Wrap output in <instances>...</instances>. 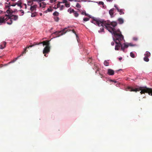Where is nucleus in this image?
Here are the masks:
<instances>
[{
    "label": "nucleus",
    "mask_w": 152,
    "mask_h": 152,
    "mask_svg": "<svg viewBox=\"0 0 152 152\" xmlns=\"http://www.w3.org/2000/svg\"><path fill=\"white\" fill-rule=\"evenodd\" d=\"M112 81L114 82L115 83H116V81H114L113 80H111Z\"/></svg>",
    "instance_id": "nucleus-50"
},
{
    "label": "nucleus",
    "mask_w": 152,
    "mask_h": 152,
    "mask_svg": "<svg viewBox=\"0 0 152 152\" xmlns=\"http://www.w3.org/2000/svg\"><path fill=\"white\" fill-rule=\"evenodd\" d=\"M25 6H26V4H25Z\"/></svg>",
    "instance_id": "nucleus-53"
},
{
    "label": "nucleus",
    "mask_w": 152,
    "mask_h": 152,
    "mask_svg": "<svg viewBox=\"0 0 152 152\" xmlns=\"http://www.w3.org/2000/svg\"><path fill=\"white\" fill-rule=\"evenodd\" d=\"M16 5V4H14L11 5L10 6H13V7H14V6H15Z\"/></svg>",
    "instance_id": "nucleus-47"
},
{
    "label": "nucleus",
    "mask_w": 152,
    "mask_h": 152,
    "mask_svg": "<svg viewBox=\"0 0 152 152\" xmlns=\"http://www.w3.org/2000/svg\"><path fill=\"white\" fill-rule=\"evenodd\" d=\"M109 30L110 33L113 35V37L114 41L115 42L116 45L115 48V49L116 50H120L121 47V50L123 52L126 53L127 50L126 49L129 46H136L135 45L132 44L131 43L128 42H124L123 44L121 43V41L123 40L125 42V40L124 39V37L123 35L121 34V32L119 33L117 32L116 30H114L113 29H111V30L107 27Z\"/></svg>",
    "instance_id": "nucleus-1"
},
{
    "label": "nucleus",
    "mask_w": 152,
    "mask_h": 152,
    "mask_svg": "<svg viewBox=\"0 0 152 152\" xmlns=\"http://www.w3.org/2000/svg\"><path fill=\"white\" fill-rule=\"evenodd\" d=\"M113 0H106V1H107V2H112V1Z\"/></svg>",
    "instance_id": "nucleus-42"
},
{
    "label": "nucleus",
    "mask_w": 152,
    "mask_h": 152,
    "mask_svg": "<svg viewBox=\"0 0 152 152\" xmlns=\"http://www.w3.org/2000/svg\"><path fill=\"white\" fill-rule=\"evenodd\" d=\"M39 6H40V7H42V6L41 3H40V4H39Z\"/></svg>",
    "instance_id": "nucleus-49"
},
{
    "label": "nucleus",
    "mask_w": 152,
    "mask_h": 152,
    "mask_svg": "<svg viewBox=\"0 0 152 152\" xmlns=\"http://www.w3.org/2000/svg\"><path fill=\"white\" fill-rule=\"evenodd\" d=\"M20 57V56H19L18 57H17L16 58L15 60H12V61H10L9 63H13L15 61H16V60L18 59V58H19Z\"/></svg>",
    "instance_id": "nucleus-22"
},
{
    "label": "nucleus",
    "mask_w": 152,
    "mask_h": 152,
    "mask_svg": "<svg viewBox=\"0 0 152 152\" xmlns=\"http://www.w3.org/2000/svg\"><path fill=\"white\" fill-rule=\"evenodd\" d=\"M74 10L73 9H72L71 8H69L67 10V11L69 12L70 14H71L72 13H73L74 12Z\"/></svg>",
    "instance_id": "nucleus-17"
},
{
    "label": "nucleus",
    "mask_w": 152,
    "mask_h": 152,
    "mask_svg": "<svg viewBox=\"0 0 152 152\" xmlns=\"http://www.w3.org/2000/svg\"><path fill=\"white\" fill-rule=\"evenodd\" d=\"M144 60L146 62H148L149 61V59L148 58V57H145L143 58Z\"/></svg>",
    "instance_id": "nucleus-21"
},
{
    "label": "nucleus",
    "mask_w": 152,
    "mask_h": 152,
    "mask_svg": "<svg viewBox=\"0 0 152 152\" xmlns=\"http://www.w3.org/2000/svg\"><path fill=\"white\" fill-rule=\"evenodd\" d=\"M66 29V28H65L61 31H56V32L53 33V34H55L56 35V37H54L52 38V39L53 38H55L56 37H58L60 36H61L62 35L64 34L67 31H66V32H64L65 30V29Z\"/></svg>",
    "instance_id": "nucleus-6"
},
{
    "label": "nucleus",
    "mask_w": 152,
    "mask_h": 152,
    "mask_svg": "<svg viewBox=\"0 0 152 152\" xmlns=\"http://www.w3.org/2000/svg\"><path fill=\"white\" fill-rule=\"evenodd\" d=\"M37 7L36 5H34L33 6H31L30 7V10L31 11H33L34 10H36V8Z\"/></svg>",
    "instance_id": "nucleus-13"
},
{
    "label": "nucleus",
    "mask_w": 152,
    "mask_h": 152,
    "mask_svg": "<svg viewBox=\"0 0 152 152\" xmlns=\"http://www.w3.org/2000/svg\"><path fill=\"white\" fill-rule=\"evenodd\" d=\"M107 74L110 75H113L114 74V71L111 69H108L107 70Z\"/></svg>",
    "instance_id": "nucleus-11"
},
{
    "label": "nucleus",
    "mask_w": 152,
    "mask_h": 152,
    "mask_svg": "<svg viewBox=\"0 0 152 152\" xmlns=\"http://www.w3.org/2000/svg\"><path fill=\"white\" fill-rule=\"evenodd\" d=\"M89 20V18H84L83 19V20L84 22L87 21L88 20Z\"/></svg>",
    "instance_id": "nucleus-24"
},
{
    "label": "nucleus",
    "mask_w": 152,
    "mask_h": 152,
    "mask_svg": "<svg viewBox=\"0 0 152 152\" xmlns=\"http://www.w3.org/2000/svg\"><path fill=\"white\" fill-rule=\"evenodd\" d=\"M21 2H19V1L18 2V3H17L16 4H17L19 6V7H21Z\"/></svg>",
    "instance_id": "nucleus-34"
},
{
    "label": "nucleus",
    "mask_w": 152,
    "mask_h": 152,
    "mask_svg": "<svg viewBox=\"0 0 152 152\" xmlns=\"http://www.w3.org/2000/svg\"><path fill=\"white\" fill-rule=\"evenodd\" d=\"M126 91H133L137 92V91H140V93L141 94L145 93H147L149 95L152 96V88H147L146 86L144 87H138L135 89H133L130 87H128L125 89Z\"/></svg>",
    "instance_id": "nucleus-3"
},
{
    "label": "nucleus",
    "mask_w": 152,
    "mask_h": 152,
    "mask_svg": "<svg viewBox=\"0 0 152 152\" xmlns=\"http://www.w3.org/2000/svg\"><path fill=\"white\" fill-rule=\"evenodd\" d=\"M8 17L7 15L2 16L0 17V22H6V20Z\"/></svg>",
    "instance_id": "nucleus-8"
},
{
    "label": "nucleus",
    "mask_w": 152,
    "mask_h": 152,
    "mask_svg": "<svg viewBox=\"0 0 152 152\" xmlns=\"http://www.w3.org/2000/svg\"><path fill=\"white\" fill-rule=\"evenodd\" d=\"M150 53L148 51H146L144 54L145 56L148 57L150 56Z\"/></svg>",
    "instance_id": "nucleus-15"
},
{
    "label": "nucleus",
    "mask_w": 152,
    "mask_h": 152,
    "mask_svg": "<svg viewBox=\"0 0 152 152\" xmlns=\"http://www.w3.org/2000/svg\"><path fill=\"white\" fill-rule=\"evenodd\" d=\"M81 14L82 15H85L86 16H88L90 18H92L93 20H94V19H95L96 18L93 17H92V16L89 15L88 14L86 13V11L85 10H84L82 12H81Z\"/></svg>",
    "instance_id": "nucleus-9"
},
{
    "label": "nucleus",
    "mask_w": 152,
    "mask_h": 152,
    "mask_svg": "<svg viewBox=\"0 0 152 152\" xmlns=\"http://www.w3.org/2000/svg\"><path fill=\"white\" fill-rule=\"evenodd\" d=\"M6 7H8L9 9L7 10L6 12L7 13H12L13 12L10 9V6H6Z\"/></svg>",
    "instance_id": "nucleus-14"
},
{
    "label": "nucleus",
    "mask_w": 152,
    "mask_h": 152,
    "mask_svg": "<svg viewBox=\"0 0 152 152\" xmlns=\"http://www.w3.org/2000/svg\"><path fill=\"white\" fill-rule=\"evenodd\" d=\"M56 0H50V1L51 3H53V2H56Z\"/></svg>",
    "instance_id": "nucleus-37"
},
{
    "label": "nucleus",
    "mask_w": 152,
    "mask_h": 152,
    "mask_svg": "<svg viewBox=\"0 0 152 152\" xmlns=\"http://www.w3.org/2000/svg\"><path fill=\"white\" fill-rule=\"evenodd\" d=\"M4 47H3L2 45H0V48L1 49H4Z\"/></svg>",
    "instance_id": "nucleus-39"
},
{
    "label": "nucleus",
    "mask_w": 152,
    "mask_h": 152,
    "mask_svg": "<svg viewBox=\"0 0 152 152\" xmlns=\"http://www.w3.org/2000/svg\"><path fill=\"white\" fill-rule=\"evenodd\" d=\"M7 15L8 18L6 20V21H7L6 23L9 25H11L12 23L13 20L16 21L18 19V15H11L10 16L6 15Z\"/></svg>",
    "instance_id": "nucleus-5"
},
{
    "label": "nucleus",
    "mask_w": 152,
    "mask_h": 152,
    "mask_svg": "<svg viewBox=\"0 0 152 152\" xmlns=\"http://www.w3.org/2000/svg\"><path fill=\"white\" fill-rule=\"evenodd\" d=\"M60 3H61V2H59V3L57 4V8H58V7H60Z\"/></svg>",
    "instance_id": "nucleus-36"
},
{
    "label": "nucleus",
    "mask_w": 152,
    "mask_h": 152,
    "mask_svg": "<svg viewBox=\"0 0 152 152\" xmlns=\"http://www.w3.org/2000/svg\"><path fill=\"white\" fill-rule=\"evenodd\" d=\"M40 15H42V13H40Z\"/></svg>",
    "instance_id": "nucleus-51"
},
{
    "label": "nucleus",
    "mask_w": 152,
    "mask_h": 152,
    "mask_svg": "<svg viewBox=\"0 0 152 152\" xmlns=\"http://www.w3.org/2000/svg\"><path fill=\"white\" fill-rule=\"evenodd\" d=\"M103 7H104V5H103Z\"/></svg>",
    "instance_id": "nucleus-52"
},
{
    "label": "nucleus",
    "mask_w": 152,
    "mask_h": 152,
    "mask_svg": "<svg viewBox=\"0 0 152 152\" xmlns=\"http://www.w3.org/2000/svg\"><path fill=\"white\" fill-rule=\"evenodd\" d=\"M59 13L57 12L56 11L53 13V15L55 16H57L58 15Z\"/></svg>",
    "instance_id": "nucleus-25"
},
{
    "label": "nucleus",
    "mask_w": 152,
    "mask_h": 152,
    "mask_svg": "<svg viewBox=\"0 0 152 152\" xmlns=\"http://www.w3.org/2000/svg\"><path fill=\"white\" fill-rule=\"evenodd\" d=\"M73 13L75 17H77L78 16L79 14L77 11H74Z\"/></svg>",
    "instance_id": "nucleus-18"
},
{
    "label": "nucleus",
    "mask_w": 152,
    "mask_h": 152,
    "mask_svg": "<svg viewBox=\"0 0 152 152\" xmlns=\"http://www.w3.org/2000/svg\"><path fill=\"white\" fill-rule=\"evenodd\" d=\"M5 22H0V25H1L2 23H5Z\"/></svg>",
    "instance_id": "nucleus-44"
},
{
    "label": "nucleus",
    "mask_w": 152,
    "mask_h": 152,
    "mask_svg": "<svg viewBox=\"0 0 152 152\" xmlns=\"http://www.w3.org/2000/svg\"><path fill=\"white\" fill-rule=\"evenodd\" d=\"M72 31V32H73V33H74V34H75V35H76V37H77V35L76 34V33H75V31L74 30H73Z\"/></svg>",
    "instance_id": "nucleus-45"
},
{
    "label": "nucleus",
    "mask_w": 152,
    "mask_h": 152,
    "mask_svg": "<svg viewBox=\"0 0 152 152\" xmlns=\"http://www.w3.org/2000/svg\"><path fill=\"white\" fill-rule=\"evenodd\" d=\"M119 60L120 61L122 59V57H120L119 58Z\"/></svg>",
    "instance_id": "nucleus-48"
},
{
    "label": "nucleus",
    "mask_w": 152,
    "mask_h": 152,
    "mask_svg": "<svg viewBox=\"0 0 152 152\" xmlns=\"http://www.w3.org/2000/svg\"><path fill=\"white\" fill-rule=\"evenodd\" d=\"M33 2L31 1H28V5L30 6L32 5Z\"/></svg>",
    "instance_id": "nucleus-26"
},
{
    "label": "nucleus",
    "mask_w": 152,
    "mask_h": 152,
    "mask_svg": "<svg viewBox=\"0 0 152 152\" xmlns=\"http://www.w3.org/2000/svg\"><path fill=\"white\" fill-rule=\"evenodd\" d=\"M98 4L103 5H104V3L103 1H100L98 2Z\"/></svg>",
    "instance_id": "nucleus-28"
},
{
    "label": "nucleus",
    "mask_w": 152,
    "mask_h": 152,
    "mask_svg": "<svg viewBox=\"0 0 152 152\" xmlns=\"http://www.w3.org/2000/svg\"><path fill=\"white\" fill-rule=\"evenodd\" d=\"M3 44H4V47H5V46H6V42H3Z\"/></svg>",
    "instance_id": "nucleus-40"
},
{
    "label": "nucleus",
    "mask_w": 152,
    "mask_h": 152,
    "mask_svg": "<svg viewBox=\"0 0 152 152\" xmlns=\"http://www.w3.org/2000/svg\"><path fill=\"white\" fill-rule=\"evenodd\" d=\"M67 2V0H63L62 2H61V3H66Z\"/></svg>",
    "instance_id": "nucleus-32"
},
{
    "label": "nucleus",
    "mask_w": 152,
    "mask_h": 152,
    "mask_svg": "<svg viewBox=\"0 0 152 152\" xmlns=\"http://www.w3.org/2000/svg\"><path fill=\"white\" fill-rule=\"evenodd\" d=\"M104 64L106 66H108L109 65V63L108 60H105L104 62Z\"/></svg>",
    "instance_id": "nucleus-16"
},
{
    "label": "nucleus",
    "mask_w": 152,
    "mask_h": 152,
    "mask_svg": "<svg viewBox=\"0 0 152 152\" xmlns=\"http://www.w3.org/2000/svg\"><path fill=\"white\" fill-rule=\"evenodd\" d=\"M52 10H53L52 8L50 7L47 9V10L45 11V12L46 13H47L48 12H51Z\"/></svg>",
    "instance_id": "nucleus-19"
},
{
    "label": "nucleus",
    "mask_w": 152,
    "mask_h": 152,
    "mask_svg": "<svg viewBox=\"0 0 152 152\" xmlns=\"http://www.w3.org/2000/svg\"><path fill=\"white\" fill-rule=\"evenodd\" d=\"M91 22L95 25H97L99 26H102L100 28V30L98 31V32L100 33L104 31L103 27L105 26L106 28L110 32V31L109 30V29L107 28V27L111 30V29H113L116 30L117 32L121 33V31L119 29H116L115 27L117 25V23L116 22L113 21L112 22H110L109 20L107 21H104V20H98L97 19L95 18L94 19L91 21Z\"/></svg>",
    "instance_id": "nucleus-2"
},
{
    "label": "nucleus",
    "mask_w": 152,
    "mask_h": 152,
    "mask_svg": "<svg viewBox=\"0 0 152 152\" xmlns=\"http://www.w3.org/2000/svg\"><path fill=\"white\" fill-rule=\"evenodd\" d=\"M43 44V46L45 45H46V46L44 48V49L43 50V53L45 54L44 56L46 57H47L48 56L46 54L48 53L50 51V43H49V41H44L43 42H41L40 43H39L38 44L37 43H36L35 45H32L28 47H27L26 48L24 49V51L22 52V54L21 55H20V57L21 56H22L23 54H25L26 52V49L28 48H29V47H32L33 46H34L35 45H40V44Z\"/></svg>",
    "instance_id": "nucleus-4"
},
{
    "label": "nucleus",
    "mask_w": 152,
    "mask_h": 152,
    "mask_svg": "<svg viewBox=\"0 0 152 152\" xmlns=\"http://www.w3.org/2000/svg\"><path fill=\"white\" fill-rule=\"evenodd\" d=\"M114 45V42H112L111 43V45H112V46H113Z\"/></svg>",
    "instance_id": "nucleus-41"
},
{
    "label": "nucleus",
    "mask_w": 152,
    "mask_h": 152,
    "mask_svg": "<svg viewBox=\"0 0 152 152\" xmlns=\"http://www.w3.org/2000/svg\"><path fill=\"white\" fill-rule=\"evenodd\" d=\"M65 6H66V7H70V4L69 3H65Z\"/></svg>",
    "instance_id": "nucleus-23"
},
{
    "label": "nucleus",
    "mask_w": 152,
    "mask_h": 152,
    "mask_svg": "<svg viewBox=\"0 0 152 152\" xmlns=\"http://www.w3.org/2000/svg\"><path fill=\"white\" fill-rule=\"evenodd\" d=\"M20 11L21 12L22 15H21V16L23 15L24 14V12L23 10H21Z\"/></svg>",
    "instance_id": "nucleus-35"
},
{
    "label": "nucleus",
    "mask_w": 152,
    "mask_h": 152,
    "mask_svg": "<svg viewBox=\"0 0 152 152\" xmlns=\"http://www.w3.org/2000/svg\"><path fill=\"white\" fill-rule=\"evenodd\" d=\"M114 7H115L116 9L117 10L118 12H119V14L120 15L122 14H124V12H123L124 10L123 9H119L117 6L116 4H114Z\"/></svg>",
    "instance_id": "nucleus-7"
},
{
    "label": "nucleus",
    "mask_w": 152,
    "mask_h": 152,
    "mask_svg": "<svg viewBox=\"0 0 152 152\" xmlns=\"http://www.w3.org/2000/svg\"><path fill=\"white\" fill-rule=\"evenodd\" d=\"M114 9L113 8L110 10H109V13L110 14V16L111 17L113 18L114 17Z\"/></svg>",
    "instance_id": "nucleus-10"
},
{
    "label": "nucleus",
    "mask_w": 152,
    "mask_h": 152,
    "mask_svg": "<svg viewBox=\"0 0 152 152\" xmlns=\"http://www.w3.org/2000/svg\"><path fill=\"white\" fill-rule=\"evenodd\" d=\"M73 1H74L75 2H80V0H73Z\"/></svg>",
    "instance_id": "nucleus-43"
},
{
    "label": "nucleus",
    "mask_w": 152,
    "mask_h": 152,
    "mask_svg": "<svg viewBox=\"0 0 152 152\" xmlns=\"http://www.w3.org/2000/svg\"><path fill=\"white\" fill-rule=\"evenodd\" d=\"M130 56L132 58H134L135 57L134 54L132 52L130 53Z\"/></svg>",
    "instance_id": "nucleus-20"
},
{
    "label": "nucleus",
    "mask_w": 152,
    "mask_h": 152,
    "mask_svg": "<svg viewBox=\"0 0 152 152\" xmlns=\"http://www.w3.org/2000/svg\"><path fill=\"white\" fill-rule=\"evenodd\" d=\"M80 2H86V1H85V0H80Z\"/></svg>",
    "instance_id": "nucleus-46"
},
{
    "label": "nucleus",
    "mask_w": 152,
    "mask_h": 152,
    "mask_svg": "<svg viewBox=\"0 0 152 152\" xmlns=\"http://www.w3.org/2000/svg\"><path fill=\"white\" fill-rule=\"evenodd\" d=\"M33 1H37L38 2H40L42 1L41 0H32Z\"/></svg>",
    "instance_id": "nucleus-38"
},
{
    "label": "nucleus",
    "mask_w": 152,
    "mask_h": 152,
    "mask_svg": "<svg viewBox=\"0 0 152 152\" xmlns=\"http://www.w3.org/2000/svg\"><path fill=\"white\" fill-rule=\"evenodd\" d=\"M64 6L63 5H62L60 6V10H63L64 9Z\"/></svg>",
    "instance_id": "nucleus-30"
},
{
    "label": "nucleus",
    "mask_w": 152,
    "mask_h": 152,
    "mask_svg": "<svg viewBox=\"0 0 152 152\" xmlns=\"http://www.w3.org/2000/svg\"><path fill=\"white\" fill-rule=\"evenodd\" d=\"M133 40H134V41H137L138 40V38L137 37H134L133 38Z\"/></svg>",
    "instance_id": "nucleus-33"
},
{
    "label": "nucleus",
    "mask_w": 152,
    "mask_h": 152,
    "mask_svg": "<svg viewBox=\"0 0 152 152\" xmlns=\"http://www.w3.org/2000/svg\"><path fill=\"white\" fill-rule=\"evenodd\" d=\"M76 7L78 8H80L81 7V6L78 3H77L76 5Z\"/></svg>",
    "instance_id": "nucleus-27"
},
{
    "label": "nucleus",
    "mask_w": 152,
    "mask_h": 152,
    "mask_svg": "<svg viewBox=\"0 0 152 152\" xmlns=\"http://www.w3.org/2000/svg\"><path fill=\"white\" fill-rule=\"evenodd\" d=\"M118 21L119 24H121L124 23V19L121 18H119L118 20Z\"/></svg>",
    "instance_id": "nucleus-12"
},
{
    "label": "nucleus",
    "mask_w": 152,
    "mask_h": 152,
    "mask_svg": "<svg viewBox=\"0 0 152 152\" xmlns=\"http://www.w3.org/2000/svg\"><path fill=\"white\" fill-rule=\"evenodd\" d=\"M36 16V14L35 13H31V17H34Z\"/></svg>",
    "instance_id": "nucleus-31"
},
{
    "label": "nucleus",
    "mask_w": 152,
    "mask_h": 152,
    "mask_svg": "<svg viewBox=\"0 0 152 152\" xmlns=\"http://www.w3.org/2000/svg\"><path fill=\"white\" fill-rule=\"evenodd\" d=\"M54 19L55 21L57 22L59 20V18L58 17H56L54 18Z\"/></svg>",
    "instance_id": "nucleus-29"
}]
</instances>
